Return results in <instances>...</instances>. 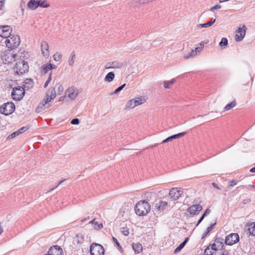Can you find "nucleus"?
<instances>
[{"label":"nucleus","mask_w":255,"mask_h":255,"mask_svg":"<svg viewBox=\"0 0 255 255\" xmlns=\"http://www.w3.org/2000/svg\"><path fill=\"white\" fill-rule=\"evenodd\" d=\"M151 210L150 204L145 200L140 201L137 202L135 206V213L139 216L146 215Z\"/></svg>","instance_id":"f257e3e1"},{"label":"nucleus","mask_w":255,"mask_h":255,"mask_svg":"<svg viewBox=\"0 0 255 255\" xmlns=\"http://www.w3.org/2000/svg\"><path fill=\"white\" fill-rule=\"evenodd\" d=\"M29 67L27 62L24 60L16 63L13 67L14 72L18 75H22L28 71Z\"/></svg>","instance_id":"f03ea898"},{"label":"nucleus","mask_w":255,"mask_h":255,"mask_svg":"<svg viewBox=\"0 0 255 255\" xmlns=\"http://www.w3.org/2000/svg\"><path fill=\"white\" fill-rule=\"evenodd\" d=\"M5 43L8 48L15 49L20 44V37L18 35H10L5 40Z\"/></svg>","instance_id":"7ed1b4c3"},{"label":"nucleus","mask_w":255,"mask_h":255,"mask_svg":"<svg viewBox=\"0 0 255 255\" xmlns=\"http://www.w3.org/2000/svg\"><path fill=\"white\" fill-rule=\"evenodd\" d=\"M25 91V90L20 86L14 87L11 93L12 99L15 101H20L24 96Z\"/></svg>","instance_id":"20e7f679"},{"label":"nucleus","mask_w":255,"mask_h":255,"mask_svg":"<svg viewBox=\"0 0 255 255\" xmlns=\"http://www.w3.org/2000/svg\"><path fill=\"white\" fill-rule=\"evenodd\" d=\"M91 255H104L105 250L104 247L100 244L93 243L90 248Z\"/></svg>","instance_id":"39448f33"},{"label":"nucleus","mask_w":255,"mask_h":255,"mask_svg":"<svg viewBox=\"0 0 255 255\" xmlns=\"http://www.w3.org/2000/svg\"><path fill=\"white\" fill-rule=\"evenodd\" d=\"M15 105L12 102L3 104L0 108V112L4 115H9L15 110Z\"/></svg>","instance_id":"423d86ee"},{"label":"nucleus","mask_w":255,"mask_h":255,"mask_svg":"<svg viewBox=\"0 0 255 255\" xmlns=\"http://www.w3.org/2000/svg\"><path fill=\"white\" fill-rule=\"evenodd\" d=\"M214 243L210 244L204 251V255H213L215 252H218L221 247L220 243H217L216 240Z\"/></svg>","instance_id":"0eeeda50"},{"label":"nucleus","mask_w":255,"mask_h":255,"mask_svg":"<svg viewBox=\"0 0 255 255\" xmlns=\"http://www.w3.org/2000/svg\"><path fill=\"white\" fill-rule=\"evenodd\" d=\"M146 101L145 99L143 98L138 97L131 99L127 103L126 105L127 108L133 109L135 107L144 103Z\"/></svg>","instance_id":"6e6552de"},{"label":"nucleus","mask_w":255,"mask_h":255,"mask_svg":"<svg viewBox=\"0 0 255 255\" xmlns=\"http://www.w3.org/2000/svg\"><path fill=\"white\" fill-rule=\"evenodd\" d=\"M16 55L11 50L5 51L2 56V60L4 64H8L12 62L15 60Z\"/></svg>","instance_id":"1a4fd4ad"},{"label":"nucleus","mask_w":255,"mask_h":255,"mask_svg":"<svg viewBox=\"0 0 255 255\" xmlns=\"http://www.w3.org/2000/svg\"><path fill=\"white\" fill-rule=\"evenodd\" d=\"M167 204L168 203L166 201L157 200L155 202L153 205V211L161 213L165 210Z\"/></svg>","instance_id":"9d476101"},{"label":"nucleus","mask_w":255,"mask_h":255,"mask_svg":"<svg viewBox=\"0 0 255 255\" xmlns=\"http://www.w3.org/2000/svg\"><path fill=\"white\" fill-rule=\"evenodd\" d=\"M81 92V90L74 86L69 87L66 91V96L71 100H74Z\"/></svg>","instance_id":"9b49d317"},{"label":"nucleus","mask_w":255,"mask_h":255,"mask_svg":"<svg viewBox=\"0 0 255 255\" xmlns=\"http://www.w3.org/2000/svg\"><path fill=\"white\" fill-rule=\"evenodd\" d=\"M239 241V236L237 233H232L228 235L225 240V243L227 245L232 246Z\"/></svg>","instance_id":"f8f14e48"},{"label":"nucleus","mask_w":255,"mask_h":255,"mask_svg":"<svg viewBox=\"0 0 255 255\" xmlns=\"http://www.w3.org/2000/svg\"><path fill=\"white\" fill-rule=\"evenodd\" d=\"M12 32V28L9 25L0 26V36L7 38L10 36Z\"/></svg>","instance_id":"ddd939ff"},{"label":"nucleus","mask_w":255,"mask_h":255,"mask_svg":"<svg viewBox=\"0 0 255 255\" xmlns=\"http://www.w3.org/2000/svg\"><path fill=\"white\" fill-rule=\"evenodd\" d=\"M183 191L181 189L172 188L169 193V197L172 200H177L181 196Z\"/></svg>","instance_id":"4468645a"},{"label":"nucleus","mask_w":255,"mask_h":255,"mask_svg":"<svg viewBox=\"0 0 255 255\" xmlns=\"http://www.w3.org/2000/svg\"><path fill=\"white\" fill-rule=\"evenodd\" d=\"M246 27L245 25L243 27H239L236 31V35L235 36V40L236 41H240L243 40L246 35Z\"/></svg>","instance_id":"2eb2a0df"},{"label":"nucleus","mask_w":255,"mask_h":255,"mask_svg":"<svg viewBox=\"0 0 255 255\" xmlns=\"http://www.w3.org/2000/svg\"><path fill=\"white\" fill-rule=\"evenodd\" d=\"M202 209V207L201 205L195 204L190 206L187 209V212L193 216L198 214Z\"/></svg>","instance_id":"dca6fc26"},{"label":"nucleus","mask_w":255,"mask_h":255,"mask_svg":"<svg viewBox=\"0 0 255 255\" xmlns=\"http://www.w3.org/2000/svg\"><path fill=\"white\" fill-rule=\"evenodd\" d=\"M124 64L122 62L118 61H114L112 62H108L105 65V68L107 69H119L123 67Z\"/></svg>","instance_id":"f3484780"},{"label":"nucleus","mask_w":255,"mask_h":255,"mask_svg":"<svg viewBox=\"0 0 255 255\" xmlns=\"http://www.w3.org/2000/svg\"><path fill=\"white\" fill-rule=\"evenodd\" d=\"M48 254L49 255H63V252L60 247L53 246L49 249Z\"/></svg>","instance_id":"a211bd4d"},{"label":"nucleus","mask_w":255,"mask_h":255,"mask_svg":"<svg viewBox=\"0 0 255 255\" xmlns=\"http://www.w3.org/2000/svg\"><path fill=\"white\" fill-rule=\"evenodd\" d=\"M50 105L49 101L46 99H44L42 102H41L36 108L35 111L36 113H40L44 111L45 109L48 108L50 107Z\"/></svg>","instance_id":"6ab92c4d"},{"label":"nucleus","mask_w":255,"mask_h":255,"mask_svg":"<svg viewBox=\"0 0 255 255\" xmlns=\"http://www.w3.org/2000/svg\"><path fill=\"white\" fill-rule=\"evenodd\" d=\"M84 241V236L81 233H78L73 238V243L75 245L82 244Z\"/></svg>","instance_id":"aec40b11"},{"label":"nucleus","mask_w":255,"mask_h":255,"mask_svg":"<svg viewBox=\"0 0 255 255\" xmlns=\"http://www.w3.org/2000/svg\"><path fill=\"white\" fill-rule=\"evenodd\" d=\"M250 235L255 236V222L248 223L245 225Z\"/></svg>","instance_id":"412c9836"},{"label":"nucleus","mask_w":255,"mask_h":255,"mask_svg":"<svg viewBox=\"0 0 255 255\" xmlns=\"http://www.w3.org/2000/svg\"><path fill=\"white\" fill-rule=\"evenodd\" d=\"M216 242L217 243H220L221 246L218 252V255H230L229 252L224 248V245L222 242H220L219 239H216Z\"/></svg>","instance_id":"4be33fe9"},{"label":"nucleus","mask_w":255,"mask_h":255,"mask_svg":"<svg viewBox=\"0 0 255 255\" xmlns=\"http://www.w3.org/2000/svg\"><path fill=\"white\" fill-rule=\"evenodd\" d=\"M27 129H28V128L25 127H23L21 128H19L17 131H15L13 132V133H12L11 134H10V135H9L7 137V139H11L13 137H15V136H18L19 134H20L22 133L23 132H24V131H25Z\"/></svg>","instance_id":"5701e85b"},{"label":"nucleus","mask_w":255,"mask_h":255,"mask_svg":"<svg viewBox=\"0 0 255 255\" xmlns=\"http://www.w3.org/2000/svg\"><path fill=\"white\" fill-rule=\"evenodd\" d=\"M23 88L25 90H28L31 89L33 86V82L32 80L30 79H27L23 82Z\"/></svg>","instance_id":"b1692460"},{"label":"nucleus","mask_w":255,"mask_h":255,"mask_svg":"<svg viewBox=\"0 0 255 255\" xmlns=\"http://www.w3.org/2000/svg\"><path fill=\"white\" fill-rule=\"evenodd\" d=\"M41 50L44 56H48L49 55L48 45L47 42H43L41 43Z\"/></svg>","instance_id":"393cba45"},{"label":"nucleus","mask_w":255,"mask_h":255,"mask_svg":"<svg viewBox=\"0 0 255 255\" xmlns=\"http://www.w3.org/2000/svg\"><path fill=\"white\" fill-rule=\"evenodd\" d=\"M27 7L32 10L38 7V0H30L27 3Z\"/></svg>","instance_id":"a878e982"},{"label":"nucleus","mask_w":255,"mask_h":255,"mask_svg":"<svg viewBox=\"0 0 255 255\" xmlns=\"http://www.w3.org/2000/svg\"><path fill=\"white\" fill-rule=\"evenodd\" d=\"M215 21H216L215 18H214V19L212 18V19H211V20L209 21H208L207 23L198 24L197 25V27L198 28H207V27L212 26L213 24V23H215Z\"/></svg>","instance_id":"bb28decb"},{"label":"nucleus","mask_w":255,"mask_h":255,"mask_svg":"<svg viewBox=\"0 0 255 255\" xmlns=\"http://www.w3.org/2000/svg\"><path fill=\"white\" fill-rule=\"evenodd\" d=\"M132 246L135 254H139L142 251V247L140 244L133 243Z\"/></svg>","instance_id":"cd10ccee"},{"label":"nucleus","mask_w":255,"mask_h":255,"mask_svg":"<svg viewBox=\"0 0 255 255\" xmlns=\"http://www.w3.org/2000/svg\"><path fill=\"white\" fill-rule=\"evenodd\" d=\"M49 92H50V95H47L46 100L50 103L52 100H53L56 97V92L54 88H51Z\"/></svg>","instance_id":"c85d7f7f"},{"label":"nucleus","mask_w":255,"mask_h":255,"mask_svg":"<svg viewBox=\"0 0 255 255\" xmlns=\"http://www.w3.org/2000/svg\"><path fill=\"white\" fill-rule=\"evenodd\" d=\"M188 238H185V240L181 243L179 246L176 248V249L174 251V253L177 254L179 253L185 246L187 242L188 241Z\"/></svg>","instance_id":"c756f323"},{"label":"nucleus","mask_w":255,"mask_h":255,"mask_svg":"<svg viewBox=\"0 0 255 255\" xmlns=\"http://www.w3.org/2000/svg\"><path fill=\"white\" fill-rule=\"evenodd\" d=\"M175 79H173L170 81H165L164 82V87L166 89L170 88L171 86L175 82Z\"/></svg>","instance_id":"7c9ffc66"},{"label":"nucleus","mask_w":255,"mask_h":255,"mask_svg":"<svg viewBox=\"0 0 255 255\" xmlns=\"http://www.w3.org/2000/svg\"><path fill=\"white\" fill-rule=\"evenodd\" d=\"M115 78V74L113 72L108 73L105 78V80L109 82H112Z\"/></svg>","instance_id":"2f4dec72"},{"label":"nucleus","mask_w":255,"mask_h":255,"mask_svg":"<svg viewBox=\"0 0 255 255\" xmlns=\"http://www.w3.org/2000/svg\"><path fill=\"white\" fill-rule=\"evenodd\" d=\"M76 58V55L74 52H72L69 57L68 60V65L70 66H72L74 64L75 59Z\"/></svg>","instance_id":"473e14b6"},{"label":"nucleus","mask_w":255,"mask_h":255,"mask_svg":"<svg viewBox=\"0 0 255 255\" xmlns=\"http://www.w3.org/2000/svg\"><path fill=\"white\" fill-rule=\"evenodd\" d=\"M90 223L92 224L93 227L95 229H101L103 227L102 224H99L98 222L96 221L95 219L91 221Z\"/></svg>","instance_id":"72a5a7b5"},{"label":"nucleus","mask_w":255,"mask_h":255,"mask_svg":"<svg viewBox=\"0 0 255 255\" xmlns=\"http://www.w3.org/2000/svg\"><path fill=\"white\" fill-rule=\"evenodd\" d=\"M236 105V101L235 100H234L233 101H232V102H231L230 103L227 104L224 109L225 111H229L230 110H231V109L233 108L234 107H235Z\"/></svg>","instance_id":"f704fd0d"},{"label":"nucleus","mask_w":255,"mask_h":255,"mask_svg":"<svg viewBox=\"0 0 255 255\" xmlns=\"http://www.w3.org/2000/svg\"><path fill=\"white\" fill-rule=\"evenodd\" d=\"M38 6L41 7H48L50 4L45 0H38Z\"/></svg>","instance_id":"c9c22d12"},{"label":"nucleus","mask_w":255,"mask_h":255,"mask_svg":"<svg viewBox=\"0 0 255 255\" xmlns=\"http://www.w3.org/2000/svg\"><path fill=\"white\" fill-rule=\"evenodd\" d=\"M197 54L196 51L195 50L192 49L191 51L187 54H185L184 55V58L185 59H188L190 57H194Z\"/></svg>","instance_id":"e433bc0d"},{"label":"nucleus","mask_w":255,"mask_h":255,"mask_svg":"<svg viewBox=\"0 0 255 255\" xmlns=\"http://www.w3.org/2000/svg\"><path fill=\"white\" fill-rule=\"evenodd\" d=\"M228 41L226 38L223 37L219 43V45L221 47H226L228 45Z\"/></svg>","instance_id":"4c0bfd02"},{"label":"nucleus","mask_w":255,"mask_h":255,"mask_svg":"<svg viewBox=\"0 0 255 255\" xmlns=\"http://www.w3.org/2000/svg\"><path fill=\"white\" fill-rule=\"evenodd\" d=\"M42 68L43 70L47 72L48 71L52 69V64L50 63L46 64L43 66Z\"/></svg>","instance_id":"58836bf2"},{"label":"nucleus","mask_w":255,"mask_h":255,"mask_svg":"<svg viewBox=\"0 0 255 255\" xmlns=\"http://www.w3.org/2000/svg\"><path fill=\"white\" fill-rule=\"evenodd\" d=\"M186 132H183L179 133H177V134L171 135V137L172 139L173 140V139H174L180 138L181 137L185 135L186 134Z\"/></svg>","instance_id":"ea45409f"},{"label":"nucleus","mask_w":255,"mask_h":255,"mask_svg":"<svg viewBox=\"0 0 255 255\" xmlns=\"http://www.w3.org/2000/svg\"><path fill=\"white\" fill-rule=\"evenodd\" d=\"M62 57V55L60 53L56 52L53 55V58L54 60L56 61H59Z\"/></svg>","instance_id":"a19ab883"},{"label":"nucleus","mask_w":255,"mask_h":255,"mask_svg":"<svg viewBox=\"0 0 255 255\" xmlns=\"http://www.w3.org/2000/svg\"><path fill=\"white\" fill-rule=\"evenodd\" d=\"M125 86H126V84H124L122 85H121V86H120L119 87H118V88H117L114 91V92H113V93H111V95H114V94H116L118 93L119 92H120L121 90H122L123 89V88L125 87Z\"/></svg>","instance_id":"79ce46f5"},{"label":"nucleus","mask_w":255,"mask_h":255,"mask_svg":"<svg viewBox=\"0 0 255 255\" xmlns=\"http://www.w3.org/2000/svg\"><path fill=\"white\" fill-rule=\"evenodd\" d=\"M216 223L211 225L209 227H208L207 229V231L205 234V235L203 237V238L206 236L208 233H209L214 228V226L216 225Z\"/></svg>","instance_id":"37998d69"},{"label":"nucleus","mask_w":255,"mask_h":255,"mask_svg":"<svg viewBox=\"0 0 255 255\" xmlns=\"http://www.w3.org/2000/svg\"><path fill=\"white\" fill-rule=\"evenodd\" d=\"M121 230V232L122 233V234L124 235H125L126 236H127L128 235L129 231H128V229L127 228H122Z\"/></svg>","instance_id":"c03bdc74"},{"label":"nucleus","mask_w":255,"mask_h":255,"mask_svg":"<svg viewBox=\"0 0 255 255\" xmlns=\"http://www.w3.org/2000/svg\"><path fill=\"white\" fill-rule=\"evenodd\" d=\"M237 181L236 180H232L229 182V187H233L237 184Z\"/></svg>","instance_id":"a18cd8bd"},{"label":"nucleus","mask_w":255,"mask_h":255,"mask_svg":"<svg viewBox=\"0 0 255 255\" xmlns=\"http://www.w3.org/2000/svg\"><path fill=\"white\" fill-rule=\"evenodd\" d=\"M80 123V121H79V120L77 118H75V119H73L71 121V124H72V125H78Z\"/></svg>","instance_id":"49530a36"},{"label":"nucleus","mask_w":255,"mask_h":255,"mask_svg":"<svg viewBox=\"0 0 255 255\" xmlns=\"http://www.w3.org/2000/svg\"><path fill=\"white\" fill-rule=\"evenodd\" d=\"M51 80V74L50 73L48 77V79L46 80V81L45 82V83L44 84V88L47 87V86H48V85L49 84V83H50Z\"/></svg>","instance_id":"de8ad7c7"},{"label":"nucleus","mask_w":255,"mask_h":255,"mask_svg":"<svg viewBox=\"0 0 255 255\" xmlns=\"http://www.w3.org/2000/svg\"><path fill=\"white\" fill-rule=\"evenodd\" d=\"M221 8V6L220 5L217 4V5H215L214 6L211 7L210 10L211 11H214V10H217V9H220Z\"/></svg>","instance_id":"09e8293b"},{"label":"nucleus","mask_w":255,"mask_h":255,"mask_svg":"<svg viewBox=\"0 0 255 255\" xmlns=\"http://www.w3.org/2000/svg\"><path fill=\"white\" fill-rule=\"evenodd\" d=\"M207 215L204 213L202 215V216L201 217L200 219L199 220V221H198V223L196 225V226H198V225L202 221V220L204 219V218Z\"/></svg>","instance_id":"8fccbe9b"},{"label":"nucleus","mask_w":255,"mask_h":255,"mask_svg":"<svg viewBox=\"0 0 255 255\" xmlns=\"http://www.w3.org/2000/svg\"><path fill=\"white\" fill-rule=\"evenodd\" d=\"M207 215L204 213L202 215V216L201 217L200 219L199 220V221H198V223L196 225V226H198V225L202 221V220L204 219V218Z\"/></svg>","instance_id":"3c124183"},{"label":"nucleus","mask_w":255,"mask_h":255,"mask_svg":"<svg viewBox=\"0 0 255 255\" xmlns=\"http://www.w3.org/2000/svg\"><path fill=\"white\" fill-rule=\"evenodd\" d=\"M172 140V138L171 137V136H170L167 137V138H166L165 139L163 140L162 141L161 143H166V142H169L170 141H171Z\"/></svg>","instance_id":"603ef678"},{"label":"nucleus","mask_w":255,"mask_h":255,"mask_svg":"<svg viewBox=\"0 0 255 255\" xmlns=\"http://www.w3.org/2000/svg\"><path fill=\"white\" fill-rule=\"evenodd\" d=\"M113 241L116 243V244L117 245V246L120 248H121V246L120 244V243H119V242L118 241V240L115 238V237H113Z\"/></svg>","instance_id":"864d4df0"},{"label":"nucleus","mask_w":255,"mask_h":255,"mask_svg":"<svg viewBox=\"0 0 255 255\" xmlns=\"http://www.w3.org/2000/svg\"><path fill=\"white\" fill-rule=\"evenodd\" d=\"M152 1V0H140V3L141 4H144Z\"/></svg>","instance_id":"5fc2aeb1"},{"label":"nucleus","mask_w":255,"mask_h":255,"mask_svg":"<svg viewBox=\"0 0 255 255\" xmlns=\"http://www.w3.org/2000/svg\"><path fill=\"white\" fill-rule=\"evenodd\" d=\"M202 49V47H197L195 48V50L196 51V53H197L201 51Z\"/></svg>","instance_id":"6e6d98bb"},{"label":"nucleus","mask_w":255,"mask_h":255,"mask_svg":"<svg viewBox=\"0 0 255 255\" xmlns=\"http://www.w3.org/2000/svg\"><path fill=\"white\" fill-rule=\"evenodd\" d=\"M5 2L4 0H0V8H2L4 6Z\"/></svg>","instance_id":"4d7b16f0"},{"label":"nucleus","mask_w":255,"mask_h":255,"mask_svg":"<svg viewBox=\"0 0 255 255\" xmlns=\"http://www.w3.org/2000/svg\"><path fill=\"white\" fill-rule=\"evenodd\" d=\"M212 185H213L215 188H217V189H219V190H220V189H221L216 183H214V182H213V183H212Z\"/></svg>","instance_id":"13d9d810"},{"label":"nucleus","mask_w":255,"mask_h":255,"mask_svg":"<svg viewBox=\"0 0 255 255\" xmlns=\"http://www.w3.org/2000/svg\"><path fill=\"white\" fill-rule=\"evenodd\" d=\"M211 212V210L209 209H207L205 212H204V213L206 215H208V214H210V213Z\"/></svg>","instance_id":"bf43d9fd"},{"label":"nucleus","mask_w":255,"mask_h":255,"mask_svg":"<svg viewBox=\"0 0 255 255\" xmlns=\"http://www.w3.org/2000/svg\"><path fill=\"white\" fill-rule=\"evenodd\" d=\"M1 223L0 222V235L2 234V233L3 232V230L1 227Z\"/></svg>","instance_id":"052dcab7"},{"label":"nucleus","mask_w":255,"mask_h":255,"mask_svg":"<svg viewBox=\"0 0 255 255\" xmlns=\"http://www.w3.org/2000/svg\"><path fill=\"white\" fill-rule=\"evenodd\" d=\"M208 43V41H202L200 43V45L201 46V47H203V46H204V45L205 44H206Z\"/></svg>","instance_id":"680f3d73"},{"label":"nucleus","mask_w":255,"mask_h":255,"mask_svg":"<svg viewBox=\"0 0 255 255\" xmlns=\"http://www.w3.org/2000/svg\"><path fill=\"white\" fill-rule=\"evenodd\" d=\"M250 172H255V167H254L250 169Z\"/></svg>","instance_id":"e2e57ef3"},{"label":"nucleus","mask_w":255,"mask_h":255,"mask_svg":"<svg viewBox=\"0 0 255 255\" xmlns=\"http://www.w3.org/2000/svg\"><path fill=\"white\" fill-rule=\"evenodd\" d=\"M64 180H62L61 181L59 182V183H58V184L56 186V187H57L58 185H60L63 182Z\"/></svg>","instance_id":"0e129e2a"},{"label":"nucleus","mask_w":255,"mask_h":255,"mask_svg":"<svg viewBox=\"0 0 255 255\" xmlns=\"http://www.w3.org/2000/svg\"><path fill=\"white\" fill-rule=\"evenodd\" d=\"M248 187H253V188H255V185H249L248 186Z\"/></svg>","instance_id":"69168bd1"},{"label":"nucleus","mask_w":255,"mask_h":255,"mask_svg":"<svg viewBox=\"0 0 255 255\" xmlns=\"http://www.w3.org/2000/svg\"><path fill=\"white\" fill-rule=\"evenodd\" d=\"M56 68V66L54 65H52V69H55Z\"/></svg>","instance_id":"338daca9"},{"label":"nucleus","mask_w":255,"mask_h":255,"mask_svg":"<svg viewBox=\"0 0 255 255\" xmlns=\"http://www.w3.org/2000/svg\"><path fill=\"white\" fill-rule=\"evenodd\" d=\"M157 144H154V145H152V147H153V146H157Z\"/></svg>","instance_id":"774afa93"}]
</instances>
